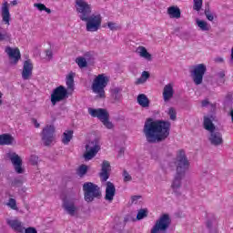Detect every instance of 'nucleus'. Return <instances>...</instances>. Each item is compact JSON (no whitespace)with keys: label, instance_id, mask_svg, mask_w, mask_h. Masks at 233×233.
Here are the masks:
<instances>
[{"label":"nucleus","instance_id":"cd10ccee","mask_svg":"<svg viewBox=\"0 0 233 233\" xmlns=\"http://www.w3.org/2000/svg\"><path fill=\"white\" fill-rule=\"evenodd\" d=\"M76 77V73L70 72L66 78V85L67 86V90H74V78Z\"/></svg>","mask_w":233,"mask_h":233},{"label":"nucleus","instance_id":"4468645a","mask_svg":"<svg viewBox=\"0 0 233 233\" xmlns=\"http://www.w3.org/2000/svg\"><path fill=\"white\" fill-rule=\"evenodd\" d=\"M63 208L69 216H76L77 214V206L74 200L64 199Z\"/></svg>","mask_w":233,"mask_h":233},{"label":"nucleus","instance_id":"7c9ffc66","mask_svg":"<svg viewBox=\"0 0 233 233\" xmlns=\"http://www.w3.org/2000/svg\"><path fill=\"white\" fill-rule=\"evenodd\" d=\"M122 90L123 89L121 87H115V88L111 89V97H113V99H115V101H119V99H121Z\"/></svg>","mask_w":233,"mask_h":233},{"label":"nucleus","instance_id":"864d4df0","mask_svg":"<svg viewBox=\"0 0 233 233\" xmlns=\"http://www.w3.org/2000/svg\"><path fill=\"white\" fill-rule=\"evenodd\" d=\"M44 12H46L47 14H52V10H50V8H47L46 6V9H44Z\"/></svg>","mask_w":233,"mask_h":233},{"label":"nucleus","instance_id":"c03bdc74","mask_svg":"<svg viewBox=\"0 0 233 233\" xmlns=\"http://www.w3.org/2000/svg\"><path fill=\"white\" fill-rule=\"evenodd\" d=\"M107 26L110 28V30H116V23L114 22L107 23Z\"/></svg>","mask_w":233,"mask_h":233},{"label":"nucleus","instance_id":"393cba45","mask_svg":"<svg viewBox=\"0 0 233 233\" xmlns=\"http://www.w3.org/2000/svg\"><path fill=\"white\" fill-rule=\"evenodd\" d=\"M167 14L171 19H179L181 17V9L177 5H172L167 8Z\"/></svg>","mask_w":233,"mask_h":233},{"label":"nucleus","instance_id":"603ef678","mask_svg":"<svg viewBox=\"0 0 233 233\" xmlns=\"http://www.w3.org/2000/svg\"><path fill=\"white\" fill-rule=\"evenodd\" d=\"M216 63H223V58L218 57L215 59Z\"/></svg>","mask_w":233,"mask_h":233},{"label":"nucleus","instance_id":"9b49d317","mask_svg":"<svg viewBox=\"0 0 233 233\" xmlns=\"http://www.w3.org/2000/svg\"><path fill=\"white\" fill-rule=\"evenodd\" d=\"M56 132V127L54 126H46L42 131V141L46 147H50L54 143V134Z\"/></svg>","mask_w":233,"mask_h":233},{"label":"nucleus","instance_id":"7ed1b4c3","mask_svg":"<svg viewBox=\"0 0 233 233\" xmlns=\"http://www.w3.org/2000/svg\"><path fill=\"white\" fill-rule=\"evenodd\" d=\"M109 81L110 78L105 74H99L94 78L91 88L93 93L96 94V97L99 99H105V97H106L105 88H106Z\"/></svg>","mask_w":233,"mask_h":233},{"label":"nucleus","instance_id":"bb28decb","mask_svg":"<svg viewBox=\"0 0 233 233\" xmlns=\"http://www.w3.org/2000/svg\"><path fill=\"white\" fill-rule=\"evenodd\" d=\"M137 52H138L140 57L147 59V61H152V55L150 53H148V51L147 50V47L139 46L137 48Z\"/></svg>","mask_w":233,"mask_h":233},{"label":"nucleus","instance_id":"423d86ee","mask_svg":"<svg viewBox=\"0 0 233 233\" xmlns=\"http://www.w3.org/2000/svg\"><path fill=\"white\" fill-rule=\"evenodd\" d=\"M171 224L172 219L170 218V215L163 214L155 222V225L151 228V233H167Z\"/></svg>","mask_w":233,"mask_h":233},{"label":"nucleus","instance_id":"58836bf2","mask_svg":"<svg viewBox=\"0 0 233 233\" xmlns=\"http://www.w3.org/2000/svg\"><path fill=\"white\" fill-rule=\"evenodd\" d=\"M205 15H206L208 21H214V15H212V13H210V7L209 6H208L205 9Z\"/></svg>","mask_w":233,"mask_h":233},{"label":"nucleus","instance_id":"aec40b11","mask_svg":"<svg viewBox=\"0 0 233 233\" xmlns=\"http://www.w3.org/2000/svg\"><path fill=\"white\" fill-rule=\"evenodd\" d=\"M32 70H34V65L32 64V60H25L24 62V67L22 71L23 79H30V77L32 76Z\"/></svg>","mask_w":233,"mask_h":233},{"label":"nucleus","instance_id":"72a5a7b5","mask_svg":"<svg viewBox=\"0 0 233 233\" xmlns=\"http://www.w3.org/2000/svg\"><path fill=\"white\" fill-rule=\"evenodd\" d=\"M148 216V209L142 208L138 210V213L137 215V219L140 221V219H144V218H147Z\"/></svg>","mask_w":233,"mask_h":233},{"label":"nucleus","instance_id":"a18cd8bd","mask_svg":"<svg viewBox=\"0 0 233 233\" xmlns=\"http://www.w3.org/2000/svg\"><path fill=\"white\" fill-rule=\"evenodd\" d=\"M46 56L48 57V59H52V57H53V53H52V51H50V50H46Z\"/></svg>","mask_w":233,"mask_h":233},{"label":"nucleus","instance_id":"3c124183","mask_svg":"<svg viewBox=\"0 0 233 233\" xmlns=\"http://www.w3.org/2000/svg\"><path fill=\"white\" fill-rule=\"evenodd\" d=\"M218 76L221 79H223V77H225V72L221 71L220 73H218Z\"/></svg>","mask_w":233,"mask_h":233},{"label":"nucleus","instance_id":"2eb2a0df","mask_svg":"<svg viewBox=\"0 0 233 233\" xmlns=\"http://www.w3.org/2000/svg\"><path fill=\"white\" fill-rule=\"evenodd\" d=\"M86 152L84 154V157L86 161H90L99 150V146L94 145V142H91L89 145L86 146Z\"/></svg>","mask_w":233,"mask_h":233},{"label":"nucleus","instance_id":"c756f323","mask_svg":"<svg viewBox=\"0 0 233 233\" xmlns=\"http://www.w3.org/2000/svg\"><path fill=\"white\" fill-rule=\"evenodd\" d=\"M150 77V73L144 71L139 78L135 82V85H143L147 83V80Z\"/></svg>","mask_w":233,"mask_h":233},{"label":"nucleus","instance_id":"f257e3e1","mask_svg":"<svg viewBox=\"0 0 233 233\" xmlns=\"http://www.w3.org/2000/svg\"><path fill=\"white\" fill-rule=\"evenodd\" d=\"M170 127L169 121L147 118L143 128L147 143L165 141L170 136Z\"/></svg>","mask_w":233,"mask_h":233},{"label":"nucleus","instance_id":"09e8293b","mask_svg":"<svg viewBox=\"0 0 233 233\" xmlns=\"http://www.w3.org/2000/svg\"><path fill=\"white\" fill-rule=\"evenodd\" d=\"M138 199H141V196H133L132 197V202L134 203V201H137Z\"/></svg>","mask_w":233,"mask_h":233},{"label":"nucleus","instance_id":"6ab92c4d","mask_svg":"<svg viewBox=\"0 0 233 233\" xmlns=\"http://www.w3.org/2000/svg\"><path fill=\"white\" fill-rule=\"evenodd\" d=\"M116 197V186L114 183L107 181L106 187V201H109V203H112L114 201V198Z\"/></svg>","mask_w":233,"mask_h":233},{"label":"nucleus","instance_id":"0eeeda50","mask_svg":"<svg viewBox=\"0 0 233 233\" xmlns=\"http://www.w3.org/2000/svg\"><path fill=\"white\" fill-rule=\"evenodd\" d=\"M76 8L81 21L86 20L92 15V5L85 0H76Z\"/></svg>","mask_w":233,"mask_h":233},{"label":"nucleus","instance_id":"39448f33","mask_svg":"<svg viewBox=\"0 0 233 233\" xmlns=\"http://www.w3.org/2000/svg\"><path fill=\"white\" fill-rule=\"evenodd\" d=\"M88 114L91 115V117H97L99 121L106 127V128H108L109 130H112L114 128V124L110 122V114H108V111L105 108H88Z\"/></svg>","mask_w":233,"mask_h":233},{"label":"nucleus","instance_id":"5701e85b","mask_svg":"<svg viewBox=\"0 0 233 233\" xmlns=\"http://www.w3.org/2000/svg\"><path fill=\"white\" fill-rule=\"evenodd\" d=\"M7 225L15 230V232L17 233H24L25 232V227H23V223L17 219L14 220H8Z\"/></svg>","mask_w":233,"mask_h":233},{"label":"nucleus","instance_id":"37998d69","mask_svg":"<svg viewBox=\"0 0 233 233\" xmlns=\"http://www.w3.org/2000/svg\"><path fill=\"white\" fill-rule=\"evenodd\" d=\"M25 233H37V230L35 229V228L29 227L25 229Z\"/></svg>","mask_w":233,"mask_h":233},{"label":"nucleus","instance_id":"dca6fc26","mask_svg":"<svg viewBox=\"0 0 233 233\" xmlns=\"http://www.w3.org/2000/svg\"><path fill=\"white\" fill-rule=\"evenodd\" d=\"M100 180L105 183L110 177V162L104 160L102 163L101 172L99 173Z\"/></svg>","mask_w":233,"mask_h":233},{"label":"nucleus","instance_id":"c9c22d12","mask_svg":"<svg viewBox=\"0 0 233 233\" xmlns=\"http://www.w3.org/2000/svg\"><path fill=\"white\" fill-rule=\"evenodd\" d=\"M167 114L171 121H176V119H177V112H176V109L174 107H169Z\"/></svg>","mask_w":233,"mask_h":233},{"label":"nucleus","instance_id":"4be33fe9","mask_svg":"<svg viewBox=\"0 0 233 233\" xmlns=\"http://www.w3.org/2000/svg\"><path fill=\"white\" fill-rule=\"evenodd\" d=\"M214 118L212 116H204V122L203 127L205 130H208V132H214L216 130V126L214 125Z\"/></svg>","mask_w":233,"mask_h":233},{"label":"nucleus","instance_id":"20e7f679","mask_svg":"<svg viewBox=\"0 0 233 233\" xmlns=\"http://www.w3.org/2000/svg\"><path fill=\"white\" fill-rule=\"evenodd\" d=\"M84 198L86 203H92L94 199L101 198V189L98 185L92 182H86L83 185Z\"/></svg>","mask_w":233,"mask_h":233},{"label":"nucleus","instance_id":"4d7b16f0","mask_svg":"<svg viewBox=\"0 0 233 233\" xmlns=\"http://www.w3.org/2000/svg\"><path fill=\"white\" fill-rule=\"evenodd\" d=\"M208 228H210V227H212V223L211 222H208Z\"/></svg>","mask_w":233,"mask_h":233},{"label":"nucleus","instance_id":"ddd939ff","mask_svg":"<svg viewBox=\"0 0 233 233\" xmlns=\"http://www.w3.org/2000/svg\"><path fill=\"white\" fill-rule=\"evenodd\" d=\"M5 52L7 53L12 65H17V63H19V59H21V51H19V48H12L8 46L5 48Z\"/></svg>","mask_w":233,"mask_h":233},{"label":"nucleus","instance_id":"f8f14e48","mask_svg":"<svg viewBox=\"0 0 233 233\" xmlns=\"http://www.w3.org/2000/svg\"><path fill=\"white\" fill-rule=\"evenodd\" d=\"M9 159L13 163L16 174H23V172H25V169L23 168V159H21L19 155L11 153L9 154Z\"/></svg>","mask_w":233,"mask_h":233},{"label":"nucleus","instance_id":"9d476101","mask_svg":"<svg viewBox=\"0 0 233 233\" xmlns=\"http://www.w3.org/2000/svg\"><path fill=\"white\" fill-rule=\"evenodd\" d=\"M207 72V66L204 64H198L195 66L192 72L193 82L195 85H201L203 83V76Z\"/></svg>","mask_w":233,"mask_h":233},{"label":"nucleus","instance_id":"a19ab883","mask_svg":"<svg viewBox=\"0 0 233 233\" xmlns=\"http://www.w3.org/2000/svg\"><path fill=\"white\" fill-rule=\"evenodd\" d=\"M29 161L32 165H37V161H39V157L35 155L30 157Z\"/></svg>","mask_w":233,"mask_h":233},{"label":"nucleus","instance_id":"f3484780","mask_svg":"<svg viewBox=\"0 0 233 233\" xmlns=\"http://www.w3.org/2000/svg\"><path fill=\"white\" fill-rule=\"evenodd\" d=\"M208 140L214 147H219V145H223V135L220 132L216 130L209 132Z\"/></svg>","mask_w":233,"mask_h":233},{"label":"nucleus","instance_id":"473e14b6","mask_svg":"<svg viewBox=\"0 0 233 233\" xmlns=\"http://www.w3.org/2000/svg\"><path fill=\"white\" fill-rule=\"evenodd\" d=\"M76 63L78 65L79 68H86V66H88V62H86V58L85 57H77Z\"/></svg>","mask_w":233,"mask_h":233},{"label":"nucleus","instance_id":"a878e982","mask_svg":"<svg viewBox=\"0 0 233 233\" xmlns=\"http://www.w3.org/2000/svg\"><path fill=\"white\" fill-rule=\"evenodd\" d=\"M14 142V137L10 134L0 135V146L12 145Z\"/></svg>","mask_w":233,"mask_h":233},{"label":"nucleus","instance_id":"f03ea898","mask_svg":"<svg viewBox=\"0 0 233 233\" xmlns=\"http://www.w3.org/2000/svg\"><path fill=\"white\" fill-rule=\"evenodd\" d=\"M175 165L177 167V175L173 180L171 187L174 192H177V189L181 187V179L183 178V176H185V172L188 170V167H190V163L188 162L185 150L179 149L177 152Z\"/></svg>","mask_w":233,"mask_h":233},{"label":"nucleus","instance_id":"8fccbe9b","mask_svg":"<svg viewBox=\"0 0 233 233\" xmlns=\"http://www.w3.org/2000/svg\"><path fill=\"white\" fill-rule=\"evenodd\" d=\"M5 39H6V34L0 33V41H5Z\"/></svg>","mask_w":233,"mask_h":233},{"label":"nucleus","instance_id":"ea45409f","mask_svg":"<svg viewBox=\"0 0 233 233\" xmlns=\"http://www.w3.org/2000/svg\"><path fill=\"white\" fill-rule=\"evenodd\" d=\"M123 177L125 183H128V181L132 179V176H130V174H128V171L127 170L123 171Z\"/></svg>","mask_w":233,"mask_h":233},{"label":"nucleus","instance_id":"5fc2aeb1","mask_svg":"<svg viewBox=\"0 0 233 233\" xmlns=\"http://www.w3.org/2000/svg\"><path fill=\"white\" fill-rule=\"evenodd\" d=\"M3 105V93L0 91V106Z\"/></svg>","mask_w":233,"mask_h":233},{"label":"nucleus","instance_id":"412c9836","mask_svg":"<svg viewBox=\"0 0 233 233\" xmlns=\"http://www.w3.org/2000/svg\"><path fill=\"white\" fill-rule=\"evenodd\" d=\"M2 21L5 25H10V5L4 2L2 5Z\"/></svg>","mask_w":233,"mask_h":233},{"label":"nucleus","instance_id":"4c0bfd02","mask_svg":"<svg viewBox=\"0 0 233 233\" xmlns=\"http://www.w3.org/2000/svg\"><path fill=\"white\" fill-rule=\"evenodd\" d=\"M6 205L9 208H12V210H17V202L15 198H9Z\"/></svg>","mask_w":233,"mask_h":233},{"label":"nucleus","instance_id":"a211bd4d","mask_svg":"<svg viewBox=\"0 0 233 233\" xmlns=\"http://www.w3.org/2000/svg\"><path fill=\"white\" fill-rule=\"evenodd\" d=\"M162 97L165 103H168L172 97H174V84H167L162 92Z\"/></svg>","mask_w":233,"mask_h":233},{"label":"nucleus","instance_id":"e433bc0d","mask_svg":"<svg viewBox=\"0 0 233 233\" xmlns=\"http://www.w3.org/2000/svg\"><path fill=\"white\" fill-rule=\"evenodd\" d=\"M86 172H88V167L86 165H81L77 169V174L80 177H83Z\"/></svg>","mask_w":233,"mask_h":233},{"label":"nucleus","instance_id":"6e6d98bb","mask_svg":"<svg viewBox=\"0 0 233 233\" xmlns=\"http://www.w3.org/2000/svg\"><path fill=\"white\" fill-rule=\"evenodd\" d=\"M12 5H13L14 6H15V5H17V1L14 0V1L12 2Z\"/></svg>","mask_w":233,"mask_h":233},{"label":"nucleus","instance_id":"de8ad7c7","mask_svg":"<svg viewBox=\"0 0 233 233\" xmlns=\"http://www.w3.org/2000/svg\"><path fill=\"white\" fill-rule=\"evenodd\" d=\"M33 123L35 127V128H39V127H41V125L39 124V122H37V119L33 118Z\"/></svg>","mask_w":233,"mask_h":233},{"label":"nucleus","instance_id":"c85d7f7f","mask_svg":"<svg viewBox=\"0 0 233 233\" xmlns=\"http://www.w3.org/2000/svg\"><path fill=\"white\" fill-rule=\"evenodd\" d=\"M73 137H74V131L73 130H66L63 134L62 143L64 145H68V143H70V141H72Z\"/></svg>","mask_w":233,"mask_h":233},{"label":"nucleus","instance_id":"6e6552de","mask_svg":"<svg viewBox=\"0 0 233 233\" xmlns=\"http://www.w3.org/2000/svg\"><path fill=\"white\" fill-rule=\"evenodd\" d=\"M85 21L86 24V32H97L99 28H101V23H103V18L101 17V15H91L87 16V18Z\"/></svg>","mask_w":233,"mask_h":233},{"label":"nucleus","instance_id":"49530a36","mask_svg":"<svg viewBox=\"0 0 233 233\" xmlns=\"http://www.w3.org/2000/svg\"><path fill=\"white\" fill-rule=\"evenodd\" d=\"M209 104H210V102L208 101V99H205L201 102V105L203 107L208 106Z\"/></svg>","mask_w":233,"mask_h":233},{"label":"nucleus","instance_id":"2f4dec72","mask_svg":"<svg viewBox=\"0 0 233 233\" xmlns=\"http://www.w3.org/2000/svg\"><path fill=\"white\" fill-rule=\"evenodd\" d=\"M197 25L203 32H208V30H210V28L208 27V24L203 20H197Z\"/></svg>","mask_w":233,"mask_h":233},{"label":"nucleus","instance_id":"1a4fd4ad","mask_svg":"<svg viewBox=\"0 0 233 233\" xmlns=\"http://www.w3.org/2000/svg\"><path fill=\"white\" fill-rule=\"evenodd\" d=\"M68 97V90L64 86H59L53 90L51 94V103L56 106V103L65 101Z\"/></svg>","mask_w":233,"mask_h":233},{"label":"nucleus","instance_id":"f704fd0d","mask_svg":"<svg viewBox=\"0 0 233 233\" xmlns=\"http://www.w3.org/2000/svg\"><path fill=\"white\" fill-rule=\"evenodd\" d=\"M193 10L199 12L203 8V0H193Z\"/></svg>","mask_w":233,"mask_h":233},{"label":"nucleus","instance_id":"13d9d810","mask_svg":"<svg viewBox=\"0 0 233 233\" xmlns=\"http://www.w3.org/2000/svg\"><path fill=\"white\" fill-rule=\"evenodd\" d=\"M231 60L233 61V47L231 49Z\"/></svg>","mask_w":233,"mask_h":233},{"label":"nucleus","instance_id":"79ce46f5","mask_svg":"<svg viewBox=\"0 0 233 233\" xmlns=\"http://www.w3.org/2000/svg\"><path fill=\"white\" fill-rule=\"evenodd\" d=\"M35 8H37L40 12H43L46 10V6L44 4H34Z\"/></svg>","mask_w":233,"mask_h":233},{"label":"nucleus","instance_id":"b1692460","mask_svg":"<svg viewBox=\"0 0 233 233\" xmlns=\"http://www.w3.org/2000/svg\"><path fill=\"white\" fill-rule=\"evenodd\" d=\"M137 103L141 106L142 108H148L150 106V99L145 94H139L137 97Z\"/></svg>","mask_w":233,"mask_h":233}]
</instances>
